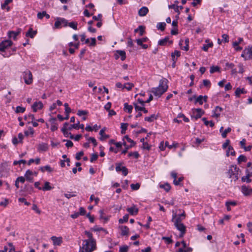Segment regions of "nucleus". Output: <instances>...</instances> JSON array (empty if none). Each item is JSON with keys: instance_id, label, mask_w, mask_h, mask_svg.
I'll return each mask as SVG.
<instances>
[{"instance_id": "aec40b11", "label": "nucleus", "mask_w": 252, "mask_h": 252, "mask_svg": "<svg viewBox=\"0 0 252 252\" xmlns=\"http://www.w3.org/2000/svg\"><path fill=\"white\" fill-rule=\"evenodd\" d=\"M56 121V119L55 118H52L50 120V122L52 123L51 129L52 131H54L58 129V126L55 123Z\"/></svg>"}, {"instance_id": "37998d69", "label": "nucleus", "mask_w": 252, "mask_h": 252, "mask_svg": "<svg viewBox=\"0 0 252 252\" xmlns=\"http://www.w3.org/2000/svg\"><path fill=\"white\" fill-rule=\"evenodd\" d=\"M91 230L92 231H99L102 230V231H104V232L107 233L106 230L104 229L102 227H99L97 226H95L94 227L91 228Z\"/></svg>"}, {"instance_id": "864d4df0", "label": "nucleus", "mask_w": 252, "mask_h": 252, "mask_svg": "<svg viewBox=\"0 0 252 252\" xmlns=\"http://www.w3.org/2000/svg\"><path fill=\"white\" fill-rule=\"evenodd\" d=\"M140 184L139 183H137L136 184H131L130 185V187H131V188L133 189V190H137L139 189L140 188Z\"/></svg>"}, {"instance_id": "7ed1b4c3", "label": "nucleus", "mask_w": 252, "mask_h": 252, "mask_svg": "<svg viewBox=\"0 0 252 252\" xmlns=\"http://www.w3.org/2000/svg\"><path fill=\"white\" fill-rule=\"evenodd\" d=\"M227 174L231 182L236 181L238 179L239 169L236 166H232L228 170Z\"/></svg>"}, {"instance_id": "9d476101", "label": "nucleus", "mask_w": 252, "mask_h": 252, "mask_svg": "<svg viewBox=\"0 0 252 252\" xmlns=\"http://www.w3.org/2000/svg\"><path fill=\"white\" fill-rule=\"evenodd\" d=\"M43 107V104L41 101L35 102L32 105V108L34 112H36L37 109H41Z\"/></svg>"}, {"instance_id": "0e129e2a", "label": "nucleus", "mask_w": 252, "mask_h": 252, "mask_svg": "<svg viewBox=\"0 0 252 252\" xmlns=\"http://www.w3.org/2000/svg\"><path fill=\"white\" fill-rule=\"evenodd\" d=\"M12 0H5L4 2L1 5L2 9L5 8L6 6L8 5L9 3L11 2Z\"/></svg>"}, {"instance_id": "f704fd0d", "label": "nucleus", "mask_w": 252, "mask_h": 252, "mask_svg": "<svg viewBox=\"0 0 252 252\" xmlns=\"http://www.w3.org/2000/svg\"><path fill=\"white\" fill-rule=\"evenodd\" d=\"M128 217H129L128 215H127V214L125 215L123 217V219H119V222L120 223H123L124 222H127L128 221Z\"/></svg>"}, {"instance_id": "de8ad7c7", "label": "nucleus", "mask_w": 252, "mask_h": 252, "mask_svg": "<svg viewBox=\"0 0 252 252\" xmlns=\"http://www.w3.org/2000/svg\"><path fill=\"white\" fill-rule=\"evenodd\" d=\"M239 44V42H234L233 43V46L234 47H235V50L236 51H240L242 49L241 47L238 46Z\"/></svg>"}, {"instance_id": "473e14b6", "label": "nucleus", "mask_w": 252, "mask_h": 252, "mask_svg": "<svg viewBox=\"0 0 252 252\" xmlns=\"http://www.w3.org/2000/svg\"><path fill=\"white\" fill-rule=\"evenodd\" d=\"M166 26V24L164 22L159 23L157 25V28L158 30H161V31H163L165 29V27Z\"/></svg>"}, {"instance_id": "4c0bfd02", "label": "nucleus", "mask_w": 252, "mask_h": 252, "mask_svg": "<svg viewBox=\"0 0 252 252\" xmlns=\"http://www.w3.org/2000/svg\"><path fill=\"white\" fill-rule=\"evenodd\" d=\"M194 103L195 104L199 103V104L202 105L203 104V96L199 95L197 98H195Z\"/></svg>"}, {"instance_id": "13d9d810", "label": "nucleus", "mask_w": 252, "mask_h": 252, "mask_svg": "<svg viewBox=\"0 0 252 252\" xmlns=\"http://www.w3.org/2000/svg\"><path fill=\"white\" fill-rule=\"evenodd\" d=\"M62 131L63 132L64 135L65 136V137H68L69 136V132H68L67 131V127H63L62 128Z\"/></svg>"}, {"instance_id": "5701e85b", "label": "nucleus", "mask_w": 252, "mask_h": 252, "mask_svg": "<svg viewBox=\"0 0 252 252\" xmlns=\"http://www.w3.org/2000/svg\"><path fill=\"white\" fill-rule=\"evenodd\" d=\"M53 188L50 186V183L49 182H45L44 183V186L42 188L41 190L43 191L50 190Z\"/></svg>"}, {"instance_id": "e433bc0d", "label": "nucleus", "mask_w": 252, "mask_h": 252, "mask_svg": "<svg viewBox=\"0 0 252 252\" xmlns=\"http://www.w3.org/2000/svg\"><path fill=\"white\" fill-rule=\"evenodd\" d=\"M77 23L75 22H70L68 24V25L70 28L73 29L75 30L77 29Z\"/></svg>"}, {"instance_id": "680f3d73", "label": "nucleus", "mask_w": 252, "mask_h": 252, "mask_svg": "<svg viewBox=\"0 0 252 252\" xmlns=\"http://www.w3.org/2000/svg\"><path fill=\"white\" fill-rule=\"evenodd\" d=\"M88 114L87 111L84 110H78L77 112V115L79 116H81L82 115H86Z\"/></svg>"}, {"instance_id": "b1692460", "label": "nucleus", "mask_w": 252, "mask_h": 252, "mask_svg": "<svg viewBox=\"0 0 252 252\" xmlns=\"http://www.w3.org/2000/svg\"><path fill=\"white\" fill-rule=\"evenodd\" d=\"M252 176V172H248L247 175L245 177H243L242 178V180L243 182H247V183H250L251 182V180L250 179V177Z\"/></svg>"}, {"instance_id": "58836bf2", "label": "nucleus", "mask_w": 252, "mask_h": 252, "mask_svg": "<svg viewBox=\"0 0 252 252\" xmlns=\"http://www.w3.org/2000/svg\"><path fill=\"white\" fill-rule=\"evenodd\" d=\"M25 109H26L25 107H21L19 106H17L16 108L15 113H23L25 112Z\"/></svg>"}, {"instance_id": "c756f323", "label": "nucleus", "mask_w": 252, "mask_h": 252, "mask_svg": "<svg viewBox=\"0 0 252 252\" xmlns=\"http://www.w3.org/2000/svg\"><path fill=\"white\" fill-rule=\"evenodd\" d=\"M40 169L42 172H44L45 170L49 172H51L53 171L52 168L49 165L41 167Z\"/></svg>"}, {"instance_id": "69168bd1", "label": "nucleus", "mask_w": 252, "mask_h": 252, "mask_svg": "<svg viewBox=\"0 0 252 252\" xmlns=\"http://www.w3.org/2000/svg\"><path fill=\"white\" fill-rule=\"evenodd\" d=\"M33 133H34V130L32 127H30L29 128V131H25V134L27 136L29 135V134L32 135L33 134Z\"/></svg>"}, {"instance_id": "20e7f679", "label": "nucleus", "mask_w": 252, "mask_h": 252, "mask_svg": "<svg viewBox=\"0 0 252 252\" xmlns=\"http://www.w3.org/2000/svg\"><path fill=\"white\" fill-rule=\"evenodd\" d=\"M23 78L24 79L25 83L26 84L30 85L32 83L33 77L32 73L30 70H26L24 72Z\"/></svg>"}, {"instance_id": "e2e57ef3", "label": "nucleus", "mask_w": 252, "mask_h": 252, "mask_svg": "<svg viewBox=\"0 0 252 252\" xmlns=\"http://www.w3.org/2000/svg\"><path fill=\"white\" fill-rule=\"evenodd\" d=\"M134 106L136 111H142L143 107L144 106L142 105L140 106L136 103H134Z\"/></svg>"}, {"instance_id": "c9c22d12", "label": "nucleus", "mask_w": 252, "mask_h": 252, "mask_svg": "<svg viewBox=\"0 0 252 252\" xmlns=\"http://www.w3.org/2000/svg\"><path fill=\"white\" fill-rule=\"evenodd\" d=\"M128 124L127 123H122L121 128H122L121 132L122 134H125L126 130L127 128Z\"/></svg>"}, {"instance_id": "8fccbe9b", "label": "nucleus", "mask_w": 252, "mask_h": 252, "mask_svg": "<svg viewBox=\"0 0 252 252\" xmlns=\"http://www.w3.org/2000/svg\"><path fill=\"white\" fill-rule=\"evenodd\" d=\"M169 8H174V10L178 13V15L180 14V12L179 10V6H175L174 4L169 5Z\"/></svg>"}, {"instance_id": "9b49d317", "label": "nucleus", "mask_w": 252, "mask_h": 252, "mask_svg": "<svg viewBox=\"0 0 252 252\" xmlns=\"http://www.w3.org/2000/svg\"><path fill=\"white\" fill-rule=\"evenodd\" d=\"M193 111H196L197 113L195 116H191L192 119H194L197 120V119L200 118L204 114V112L200 108L195 109L193 110Z\"/></svg>"}, {"instance_id": "a211bd4d", "label": "nucleus", "mask_w": 252, "mask_h": 252, "mask_svg": "<svg viewBox=\"0 0 252 252\" xmlns=\"http://www.w3.org/2000/svg\"><path fill=\"white\" fill-rule=\"evenodd\" d=\"M85 234L88 237L89 239L86 240L91 242V243H96L95 239L93 238V234L89 231H85Z\"/></svg>"}, {"instance_id": "ddd939ff", "label": "nucleus", "mask_w": 252, "mask_h": 252, "mask_svg": "<svg viewBox=\"0 0 252 252\" xmlns=\"http://www.w3.org/2000/svg\"><path fill=\"white\" fill-rule=\"evenodd\" d=\"M158 114H154L151 115L150 117H146L145 118L144 120L145 121H147L149 122H153L155 120H156L158 119Z\"/></svg>"}, {"instance_id": "774afa93", "label": "nucleus", "mask_w": 252, "mask_h": 252, "mask_svg": "<svg viewBox=\"0 0 252 252\" xmlns=\"http://www.w3.org/2000/svg\"><path fill=\"white\" fill-rule=\"evenodd\" d=\"M222 40L226 43L227 42H229V40H228V38H229V37H228V35L226 34H223L222 35Z\"/></svg>"}, {"instance_id": "5fc2aeb1", "label": "nucleus", "mask_w": 252, "mask_h": 252, "mask_svg": "<svg viewBox=\"0 0 252 252\" xmlns=\"http://www.w3.org/2000/svg\"><path fill=\"white\" fill-rule=\"evenodd\" d=\"M185 44L186 46L183 49L187 51L189 49V39L188 38L185 40Z\"/></svg>"}, {"instance_id": "6e6552de", "label": "nucleus", "mask_w": 252, "mask_h": 252, "mask_svg": "<svg viewBox=\"0 0 252 252\" xmlns=\"http://www.w3.org/2000/svg\"><path fill=\"white\" fill-rule=\"evenodd\" d=\"M51 239L53 241L54 246H60L63 242L62 237L52 236Z\"/></svg>"}, {"instance_id": "39448f33", "label": "nucleus", "mask_w": 252, "mask_h": 252, "mask_svg": "<svg viewBox=\"0 0 252 252\" xmlns=\"http://www.w3.org/2000/svg\"><path fill=\"white\" fill-rule=\"evenodd\" d=\"M12 45V42L10 40H5L0 43V51L4 52L5 50Z\"/></svg>"}, {"instance_id": "412c9836", "label": "nucleus", "mask_w": 252, "mask_h": 252, "mask_svg": "<svg viewBox=\"0 0 252 252\" xmlns=\"http://www.w3.org/2000/svg\"><path fill=\"white\" fill-rule=\"evenodd\" d=\"M169 41L170 44L173 43L172 41H169V38L168 36L165 37L164 39H162L159 40L158 42L159 45L164 46L165 45L166 43Z\"/></svg>"}, {"instance_id": "2f4dec72", "label": "nucleus", "mask_w": 252, "mask_h": 252, "mask_svg": "<svg viewBox=\"0 0 252 252\" xmlns=\"http://www.w3.org/2000/svg\"><path fill=\"white\" fill-rule=\"evenodd\" d=\"M134 87L133 84L131 83H127L125 84V85L123 87V89L126 88L127 90L129 91L131 90V89Z\"/></svg>"}, {"instance_id": "4468645a", "label": "nucleus", "mask_w": 252, "mask_h": 252, "mask_svg": "<svg viewBox=\"0 0 252 252\" xmlns=\"http://www.w3.org/2000/svg\"><path fill=\"white\" fill-rule=\"evenodd\" d=\"M148 8L147 7L143 6L139 10L138 15L140 16H144L148 13Z\"/></svg>"}, {"instance_id": "4d7b16f0", "label": "nucleus", "mask_w": 252, "mask_h": 252, "mask_svg": "<svg viewBox=\"0 0 252 252\" xmlns=\"http://www.w3.org/2000/svg\"><path fill=\"white\" fill-rule=\"evenodd\" d=\"M65 113H70L71 111V109L69 107L68 104L66 103H64Z\"/></svg>"}, {"instance_id": "1a4fd4ad", "label": "nucleus", "mask_w": 252, "mask_h": 252, "mask_svg": "<svg viewBox=\"0 0 252 252\" xmlns=\"http://www.w3.org/2000/svg\"><path fill=\"white\" fill-rule=\"evenodd\" d=\"M244 52L247 54L246 60H250L252 59V46H249L244 49Z\"/></svg>"}, {"instance_id": "0eeeda50", "label": "nucleus", "mask_w": 252, "mask_h": 252, "mask_svg": "<svg viewBox=\"0 0 252 252\" xmlns=\"http://www.w3.org/2000/svg\"><path fill=\"white\" fill-rule=\"evenodd\" d=\"M115 55L116 59H118L119 57H121V60L124 61L126 58V52L123 50H117Z\"/></svg>"}, {"instance_id": "3c124183", "label": "nucleus", "mask_w": 252, "mask_h": 252, "mask_svg": "<svg viewBox=\"0 0 252 252\" xmlns=\"http://www.w3.org/2000/svg\"><path fill=\"white\" fill-rule=\"evenodd\" d=\"M125 138H126L128 142L131 143V145L129 146L130 147H132L135 144V143L133 141V140L129 138L127 135H126L125 136Z\"/></svg>"}, {"instance_id": "72a5a7b5", "label": "nucleus", "mask_w": 252, "mask_h": 252, "mask_svg": "<svg viewBox=\"0 0 252 252\" xmlns=\"http://www.w3.org/2000/svg\"><path fill=\"white\" fill-rule=\"evenodd\" d=\"M159 187L164 189L166 191H169L171 189L170 185L168 183L164 185H160Z\"/></svg>"}, {"instance_id": "f3484780", "label": "nucleus", "mask_w": 252, "mask_h": 252, "mask_svg": "<svg viewBox=\"0 0 252 252\" xmlns=\"http://www.w3.org/2000/svg\"><path fill=\"white\" fill-rule=\"evenodd\" d=\"M222 111V108L219 106H217L214 111V115L212 116L214 117L218 118L220 116V112Z\"/></svg>"}, {"instance_id": "bf43d9fd", "label": "nucleus", "mask_w": 252, "mask_h": 252, "mask_svg": "<svg viewBox=\"0 0 252 252\" xmlns=\"http://www.w3.org/2000/svg\"><path fill=\"white\" fill-rule=\"evenodd\" d=\"M98 158V155L96 154H93L92 155L90 161L91 162H93L96 160Z\"/></svg>"}, {"instance_id": "603ef678", "label": "nucleus", "mask_w": 252, "mask_h": 252, "mask_svg": "<svg viewBox=\"0 0 252 252\" xmlns=\"http://www.w3.org/2000/svg\"><path fill=\"white\" fill-rule=\"evenodd\" d=\"M178 146V144H173V145H169L168 142H166L165 143V146L167 147L169 149H171L172 148H176Z\"/></svg>"}, {"instance_id": "423d86ee", "label": "nucleus", "mask_w": 252, "mask_h": 252, "mask_svg": "<svg viewBox=\"0 0 252 252\" xmlns=\"http://www.w3.org/2000/svg\"><path fill=\"white\" fill-rule=\"evenodd\" d=\"M174 225L177 228V229L180 231V234L179 235L180 237H183L184 235L185 234L186 231V226L182 223H177L174 224Z\"/></svg>"}, {"instance_id": "338daca9", "label": "nucleus", "mask_w": 252, "mask_h": 252, "mask_svg": "<svg viewBox=\"0 0 252 252\" xmlns=\"http://www.w3.org/2000/svg\"><path fill=\"white\" fill-rule=\"evenodd\" d=\"M128 247L126 246H124L120 248V252H127L128 251Z\"/></svg>"}, {"instance_id": "ea45409f", "label": "nucleus", "mask_w": 252, "mask_h": 252, "mask_svg": "<svg viewBox=\"0 0 252 252\" xmlns=\"http://www.w3.org/2000/svg\"><path fill=\"white\" fill-rule=\"evenodd\" d=\"M220 71V67L218 66H212L210 67V73H213L215 72Z\"/></svg>"}, {"instance_id": "c85d7f7f", "label": "nucleus", "mask_w": 252, "mask_h": 252, "mask_svg": "<svg viewBox=\"0 0 252 252\" xmlns=\"http://www.w3.org/2000/svg\"><path fill=\"white\" fill-rule=\"evenodd\" d=\"M246 92H245L244 89H240L238 88L235 91V94L237 97H239L241 94H244Z\"/></svg>"}, {"instance_id": "6e6d98bb", "label": "nucleus", "mask_w": 252, "mask_h": 252, "mask_svg": "<svg viewBox=\"0 0 252 252\" xmlns=\"http://www.w3.org/2000/svg\"><path fill=\"white\" fill-rule=\"evenodd\" d=\"M121 171L122 172L124 176L127 175V174H128V169H127V168L126 166H122V170Z\"/></svg>"}, {"instance_id": "a878e982", "label": "nucleus", "mask_w": 252, "mask_h": 252, "mask_svg": "<svg viewBox=\"0 0 252 252\" xmlns=\"http://www.w3.org/2000/svg\"><path fill=\"white\" fill-rule=\"evenodd\" d=\"M235 154V151L233 147L231 146H229L228 147V150L226 152V156H229V155L234 156Z\"/></svg>"}, {"instance_id": "a19ab883", "label": "nucleus", "mask_w": 252, "mask_h": 252, "mask_svg": "<svg viewBox=\"0 0 252 252\" xmlns=\"http://www.w3.org/2000/svg\"><path fill=\"white\" fill-rule=\"evenodd\" d=\"M18 34L19 32H14L10 31L8 32V36L9 38L13 37L14 39H16V36Z\"/></svg>"}, {"instance_id": "6ab92c4d", "label": "nucleus", "mask_w": 252, "mask_h": 252, "mask_svg": "<svg viewBox=\"0 0 252 252\" xmlns=\"http://www.w3.org/2000/svg\"><path fill=\"white\" fill-rule=\"evenodd\" d=\"M105 128H103L100 130L99 132V134L100 135V140H104L107 138H109V135L105 134Z\"/></svg>"}, {"instance_id": "a18cd8bd", "label": "nucleus", "mask_w": 252, "mask_h": 252, "mask_svg": "<svg viewBox=\"0 0 252 252\" xmlns=\"http://www.w3.org/2000/svg\"><path fill=\"white\" fill-rule=\"evenodd\" d=\"M136 42L138 45L141 46L143 49H147L148 48V45L146 44H143L141 42V40L140 39H137Z\"/></svg>"}, {"instance_id": "cd10ccee", "label": "nucleus", "mask_w": 252, "mask_h": 252, "mask_svg": "<svg viewBox=\"0 0 252 252\" xmlns=\"http://www.w3.org/2000/svg\"><path fill=\"white\" fill-rule=\"evenodd\" d=\"M176 218V214H175L173 215V217H172V220L174 222V224H176L177 222V223H182L181 222L182 219H181V218L180 217H178L176 219V220H174Z\"/></svg>"}, {"instance_id": "f03ea898", "label": "nucleus", "mask_w": 252, "mask_h": 252, "mask_svg": "<svg viewBox=\"0 0 252 252\" xmlns=\"http://www.w3.org/2000/svg\"><path fill=\"white\" fill-rule=\"evenodd\" d=\"M84 244L80 247L79 252H92L96 248V243H91L87 240L83 241Z\"/></svg>"}, {"instance_id": "2eb2a0df", "label": "nucleus", "mask_w": 252, "mask_h": 252, "mask_svg": "<svg viewBox=\"0 0 252 252\" xmlns=\"http://www.w3.org/2000/svg\"><path fill=\"white\" fill-rule=\"evenodd\" d=\"M48 149V146L47 143H42L38 145V150L40 152L46 151Z\"/></svg>"}, {"instance_id": "393cba45", "label": "nucleus", "mask_w": 252, "mask_h": 252, "mask_svg": "<svg viewBox=\"0 0 252 252\" xmlns=\"http://www.w3.org/2000/svg\"><path fill=\"white\" fill-rule=\"evenodd\" d=\"M36 31H33L32 28H30L28 32L26 33V35L27 36H30L31 38H33L34 35L36 34Z\"/></svg>"}, {"instance_id": "f257e3e1", "label": "nucleus", "mask_w": 252, "mask_h": 252, "mask_svg": "<svg viewBox=\"0 0 252 252\" xmlns=\"http://www.w3.org/2000/svg\"><path fill=\"white\" fill-rule=\"evenodd\" d=\"M167 79L164 78L159 81V86L155 88H153L151 91L155 96L160 97L164 93H165L168 89V86L167 85Z\"/></svg>"}, {"instance_id": "49530a36", "label": "nucleus", "mask_w": 252, "mask_h": 252, "mask_svg": "<svg viewBox=\"0 0 252 252\" xmlns=\"http://www.w3.org/2000/svg\"><path fill=\"white\" fill-rule=\"evenodd\" d=\"M213 45V43H210L208 44H206V45H204L203 47H202V49L204 51H208V48L209 47H212Z\"/></svg>"}, {"instance_id": "bb28decb", "label": "nucleus", "mask_w": 252, "mask_h": 252, "mask_svg": "<svg viewBox=\"0 0 252 252\" xmlns=\"http://www.w3.org/2000/svg\"><path fill=\"white\" fill-rule=\"evenodd\" d=\"M122 233L121 234L123 236L127 235L128 234L129 229L127 226H122L121 227Z\"/></svg>"}, {"instance_id": "7c9ffc66", "label": "nucleus", "mask_w": 252, "mask_h": 252, "mask_svg": "<svg viewBox=\"0 0 252 252\" xmlns=\"http://www.w3.org/2000/svg\"><path fill=\"white\" fill-rule=\"evenodd\" d=\"M133 107L132 105H129L127 103H126L124 104V110H127V112L130 113L132 112Z\"/></svg>"}, {"instance_id": "f8f14e48", "label": "nucleus", "mask_w": 252, "mask_h": 252, "mask_svg": "<svg viewBox=\"0 0 252 252\" xmlns=\"http://www.w3.org/2000/svg\"><path fill=\"white\" fill-rule=\"evenodd\" d=\"M33 174V173L32 171L30 170H27L25 175L26 179L29 182H32L33 181V177H32Z\"/></svg>"}, {"instance_id": "052dcab7", "label": "nucleus", "mask_w": 252, "mask_h": 252, "mask_svg": "<svg viewBox=\"0 0 252 252\" xmlns=\"http://www.w3.org/2000/svg\"><path fill=\"white\" fill-rule=\"evenodd\" d=\"M84 155V153L83 151H81L76 154L75 158L77 160H80L82 156Z\"/></svg>"}, {"instance_id": "dca6fc26", "label": "nucleus", "mask_w": 252, "mask_h": 252, "mask_svg": "<svg viewBox=\"0 0 252 252\" xmlns=\"http://www.w3.org/2000/svg\"><path fill=\"white\" fill-rule=\"evenodd\" d=\"M126 210L131 215H136L138 213V209L136 208L134 205L132 207L127 208Z\"/></svg>"}, {"instance_id": "c03bdc74", "label": "nucleus", "mask_w": 252, "mask_h": 252, "mask_svg": "<svg viewBox=\"0 0 252 252\" xmlns=\"http://www.w3.org/2000/svg\"><path fill=\"white\" fill-rule=\"evenodd\" d=\"M247 160L246 157L243 155H240L238 158V161L239 163L241 162H245Z\"/></svg>"}, {"instance_id": "79ce46f5", "label": "nucleus", "mask_w": 252, "mask_h": 252, "mask_svg": "<svg viewBox=\"0 0 252 252\" xmlns=\"http://www.w3.org/2000/svg\"><path fill=\"white\" fill-rule=\"evenodd\" d=\"M231 130V129L230 127H228L227 129H226L224 131L222 132L221 133V136L223 138H225L226 137L227 134L230 132Z\"/></svg>"}, {"instance_id": "09e8293b", "label": "nucleus", "mask_w": 252, "mask_h": 252, "mask_svg": "<svg viewBox=\"0 0 252 252\" xmlns=\"http://www.w3.org/2000/svg\"><path fill=\"white\" fill-rule=\"evenodd\" d=\"M79 122L78 121L77 124H74L68 127L69 130H71L72 128L79 129Z\"/></svg>"}, {"instance_id": "4be33fe9", "label": "nucleus", "mask_w": 252, "mask_h": 252, "mask_svg": "<svg viewBox=\"0 0 252 252\" xmlns=\"http://www.w3.org/2000/svg\"><path fill=\"white\" fill-rule=\"evenodd\" d=\"M242 190L245 195H249L252 193V189H249L247 187L243 186L242 187Z\"/></svg>"}]
</instances>
